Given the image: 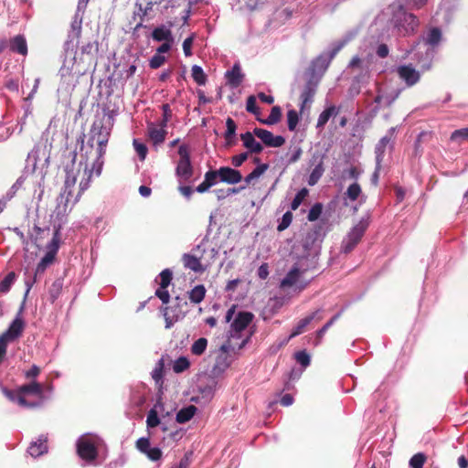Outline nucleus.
I'll use <instances>...</instances> for the list:
<instances>
[{
  "label": "nucleus",
  "mask_w": 468,
  "mask_h": 468,
  "mask_svg": "<svg viewBox=\"0 0 468 468\" xmlns=\"http://www.w3.org/2000/svg\"><path fill=\"white\" fill-rule=\"evenodd\" d=\"M294 357L297 363H299L303 368L310 365L311 356L305 350L296 352L294 354Z\"/></svg>",
  "instance_id": "obj_53"
},
{
  "label": "nucleus",
  "mask_w": 468,
  "mask_h": 468,
  "mask_svg": "<svg viewBox=\"0 0 468 468\" xmlns=\"http://www.w3.org/2000/svg\"><path fill=\"white\" fill-rule=\"evenodd\" d=\"M48 438L40 435L36 441H32L27 449V452L34 458L39 457L48 452Z\"/></svg>",
  "instance_id": "obj_33"
},
{
  "label": "nucleus",
  "mask_w": 468,
  "mask_h": 468,
  "mask_svg": "<svg viewBox=\"0 0 468 468\" xmlns=\"http://www.w3.org/2000/svg\"><path fill=\"white\" fill-rule=\"evenodd\" d=\"M307 195V190L305 188L301 189L293 197L292 203H291V209L296 210L300 205L302 204L303 198Z\"/></svg>",
  "instance_id": "obj_60"
},
{
  "label": "nucleus",
  "mask_w": 468,
  "mask_h": 468,
  "mask_svg": "<svg viewBox=\"0 0 468 468\" xmlns=\"http://www.w3.org/2000/svg\"><path fill=\"white\" fill-rule=\"evenodd\" d=\"M180 303L181 299L177 296L173 305L162 309L165 320V328H170L176 321L183 318L185 312L181 310Z\"/></svg>",
  "instance_id": "obj_19"
},
{
  "label": "nucleus",
  "mask_w": 468,
  "mask_h": 468,
  "mask_svg": "<svg viewBox=\"0 0 468 468\" xmlns=\"http://www.w3.org/2000/svg\"><path fill=\"white\" fill-rule=\"evenodd\" d=\"M282 117V110L279 106H273L271 110L269 116L266 119H259V121L267 125H273L277 123Z\"/></svg>",
  "instance_id": "obj_45"
},
{
  "label": "nucleus",
  "mask_w": 468,
  "mask_h": 468,
  "mask_svg": "<svg viewBox=\"0 0 468 468\" xmlns=\"http://www.w3.org/2000/svg\"><path fill=\"white\" fill-rule=\"evenodd\" d=\"M268 168V164H261L257 165L249 175L245 176L244 181L246 185H250L252 183V181L258 179Z\"/></svg>",
  "instance_id": "obj_44"
},
{
  "label": "nucleus",
  "mask_w": 468,
  "mask_h": 468,
  "mask_svg": "<svg viewBox=\"0 0 468 468\" xmlns=\"http://www.w3.org/2000/svg\"><path fill=\"white\" fill-rule=\"evenodd\" d=\"M152 37L157 42L174 41L170 28L165 25L155 27L152 32Z\"/></svg>",
  "instance_id": "obj_35"
},
{
  "label": "nucleus",
  "mask_w": 468,
  "mask_h": 468,
  "mask_svg": "<svg viewBox=\"0 0 468 468\" xmlns=\"http://www.w3.org/2000/svg\"><path fill=\"white\" fill-rule=\"evenodd\" d=\"M15 281L16 273L14 271L9 272L0 282V292L3 293L9 292Z\"/></svg>",
  "instance_id": "obj_51"
},
{
  "label": "nucleus",
  "mask_w": 468,
  "mask_h": 468,
  "mask_svg": "<svg viewBox=\"0 0 468 468\" xmlns=\"http://www.w3.org/2000/svg\"><path fill=\"white\" fill-rule=\"evenodd\" d=\"M459 138L468 140V127L455 130L451 134V140L455 141Z\"/></svg>",
  "instance_id": "obj_64"
},
{
  "label": "nucleus",
  "mask_w": 468,
  "mask_h": 468,
  "mask_svg": "<svg viewBox=\"0 0 468 468\" xmlns=\"http://www.w3.org/2000/svg\"><path fill=\"white\" fill-rule=\"evenodd\" d=\"M254 314L250 312H239L230 324V337L239 338L240 333L244 331L252 322Z\"/></svg>",
  "instance_id": "obj_16"
},
{
  "label": "nucleus",
  "mask_w": 468,
  "mask_h": 468,
  "mask_svg": "<svg viewBox=\"0 0 468 468\" xmlns=\"http://www.w3.org/2000/svg\"><path fill=\"white\" fill-rule=\"evenodd\" d=\"M192 250L195 253L201 256L200 261L207 268L214 263L218 255V249L211 247L207 238L202 239L200 243L195 246Z\"/></svg>",
  "instance_id": "obj_15"
},
{
  "label": "nucleus",
  "mask_w": 468,
  "mask_h": 468,
  "mask_svg": "<svg viewBox=\"0 0 468 468\" xmlns=\"http://www.w3.org/2000/svg\"><path fill=\"white\" fill-rule=\"evenodd\" d=\"M218 170H208L206 172L204 180L208 184V186H213L219 181V175Z\"/></svg>",
  "instance_id": "obj_59"
},
{
  "label": "nucleus",
  "mask_w": 468,
  "mask_h": 468,
  "mask_svg": "<svg viewBox=\"0 0 468 468\" xmlns=\"http://www.w3.org/2000/svg\"><path fill=\"white\" fill-rule=\"evenodd\" d=\"M200 257L197 253H195L193 250L189 253H184L182 256V261L186 269H189L195 272H204L208 269L206 265L200 261Z\"/></svg>",
  "instance_id": "obj_25"
},
{
  "label": "nucleus",
  "mask_w": 468,
  "mask_h": 468,
  "mask_svg": "<svg viewBox=\"0 0 468 468\" xmlns=\"http://www.w3.org/2000/svg\"><path fill=\"white\" fill-rule=\"evenodd\" d=\"M180 156L176 168V175L182 180L187 181L193 176V166L190 160L189 148L186 144H181L178 148Z\"/></svg>",
  "instance_id": "obj_11"
},
{
  "label": "nucleus",
  "mask_w": 468,
  "mask_h": 468,
  "mask_svg": "<svg viewBox=\"0 0 468 468\" xmlns=\"http://www.w3.org/2000/svg\"><path fill=\"white\" fill-rule=\"evenodd\" d=\"M248 157H249L248 152L240 153L239 154L232 156L231 164L234 167H239L248 159Z\"/></svg>",
  "instance_id": "obj_62"
},
{
  "label": "nucleus",
  "mask_w": 468,
  "mask_h": 468,
  "mask_svg": "<svg viewBox=\"0 0 468 468\" xmlns=\"http://www.w3.org/2000/svg\"><path fill=\"white\" fill-rule=\"evenodd\" d=\"M164 369H165V360H164V357H161L156 362V364L151 373L152 378L156 384H160L163 382Z\"/></svg>",
  "instance_id": "obj_46"
},
{
  "label": "nucleus",
  "mask_w": 468,
  "mask_h": 468,
  "mask_svg": "<svg viewBox=\"0 0 468 468\" xmlns=\"http://www.w3.org/2000/svg\"><path fill=\"white\" fill-rule=\"evenodd\" d=\"M144 1L145 0H138L135 4V7L137 8L135 15L141 17V21L136 25L135 29L143 27L144 18L153 11L154 5L159 4V1H147L144 3Z\"/></svg>",
  "instance_id": "obj_32"
},
{
  "label": "nucleus",
  "mask_w": 468,
  "mask_h": 468,
  "mask_svg": "<svg viewBox=\"0 0 468 468\" xmlns=\"http://www.w3.org/2000/svg\"><path fill=\"white\" fill-rule=\"evenodd\" d=\"M81 19L76 16L70 24V30L64 44L65 58L59 69L60 89L66 91L75 88L79 78L84 73L76 60V48L81 35Z\"/></svg>",
  "instance_id": "obj_2"
},
{
  "label": "nucleus",
  "mask_w": 468,
  "mask_h": 468,
  "mask_svg": "<svg viewBox=\"0 0 468 468\" xmlns=\"http://www.w3.org/2000/svg\"><path fill=\"white\" fill-rule=\"evenodd\" d=\"M225 78L231 88H238L244 79L239 63H235L230 69L227 70Z\"/></svg>",
  "instance_id": "obj_31"
},
{
  "label": "nucleus",
  "mask_w": 468,
  "mask_h": 468,
  "mask_svg": "<svg viewBox=\"0 0 468 468\" xmlns=\"http://www.w3.org/2000/svg\"><path fill=\"white\" fill-rule=\"evenodd\" d=\"M362 194L361 186L358 183H352L344 194L345 204L347 205L346 200L356 201Z\"/></svg>",
  "instance_id": "obj_42"
},
{
  "label": "nucleus",
  "mask_w": 468,
  "mask_h": 468,
  "mask_svg": "<svg viewBox=\"0 0 468 468\" xmlns=\"http://www.w3.org/2000/svg\"><path fill=\"white\" fill-rule=\"evenodd\" d=\"M190 366V362L186 356H180L175 360L173 365V370L175 373H182L186 370Z\"/></svg>",
  "instance_id": "obj_50"
},
{
  "label": "nucleus",
  "mask_w": 468,
  "mask_h": 468,
  "mask_svg": "<svg viewBox=\"0 0 468 468\" xmlns=\"http://www.w3.org/2000/svg\"><path fill=\"white\" fill-rule=\"evenodd\" d=\"M173 273L169 269H165L159 273L160 287L155 291V296L158 297L163 303H167L170 300V294L166 288L171 283Z\"/></svg>",
  "instance_id": "obj_22"
},
{
  "label": "nucleus",
  "mask_w": 468,
  "mask_h": 468,
  "mask_svg": "<svg viewBox=\"0 0 468 468\" xmlns=\"http://www.w3.org/2000/svg\"><path fill=\"white\" fill-rule=\"evenodd\" d=\"M399 79L403 80L408 87H412L420 81V73L412 64L400 65L396 69Z\"/></svg>",
  "instance_id": "obj_18"
},
{
  "label": "nucleus",
  "mask_w": 468,
  "mask_h": 468,
  "mask_svg": "<svg viewBox=\"0 0 468 468\" xmlns=\"http://www.w3.org/2000/svg\"><path fill=\"white\" fill-rule=\"evenodd\" d=\"M400 90L397 89L388 93H381L380 90H378V94L374 99V102L376 103L375 112H378L382 107L390 106L399 96Z\"/></svg>",
  "instance_id": "obj_27"
},
{
  "label": "nucleus",
  "mask_w": 468,
  "mask_h": 468,
  "mask_svg": "<svg viewBox=\"0 0 468 468\" xmlns=\"http://www.w3.org/2000/svg\"><path fill=\"white\" fill-rule=\"evenodd\" d=\"M0 389L3 392V394L10 401L17 403L21 407H24V408H37V407L41 406V402L40 401H37V402H28L25 399V396L27 395V394H33V395H37L38 397L42 396V393H43L42 386L39 383L36 382V381H33V382H31L29 384L23 385V386H21L16 390L8 389L7 388H5V387H4L2 385H0Z\"/></svg>",
  "instance_id": "obj_6"
},
{
  "label": "nucleus",
  "mask_w": 468,
  "mask_h": 468,
  "mask_svg": "<svg viewBox=\"0 0 468 468\" xmlns=\"http://www.w3.org/2000/svg\"><path fill=\"white\" fill-rule=\"evenodd\" d=\"M357 34L356 29L346 32L343 37L333 42L329 47L333 49V55H336L348 42H350Z\"/></svg>",
  "instance_id": "obj_39"
},
{
  "label": "nucleus",
  "mask_w": 468,
  "mask_h": 468,
  "mask_svg": "<svg viewBox=\"0 0 468 468\" xmlns=\"http://www.w3.org/2000/svg\"><path fill=\"white\" fill-rule=\"evenodd\" d=\"M227 130L225 132V139L234 138L236 135L237 125L231 118H228L226 121Z\"/></svg>",
  "instance_id": "obj_61"
},
{
  "label": "nucleus",
  "mask_w": 468,
  "mask_h": 468,
  "mask_svg": "<svg viewBox=\"0 0 468 468\" xmlns=\"http://www.w3.org/2000/svg\"><path fill=\"white\" fill-rule=\"evenodd\" d=\"M323 211V205L321 203H315L309 210L307 218L309 221H315L319 218Z\"/></svg>",
  "instance_id": "obj_56"
},
{
  "label": "nucleus",
  "mask_w": 468,
  "mask_h": 468,
  "mask_svg": "<svg viewBox=\"0 0 468 468\" xmlns=\"http://www.w3.org/2000/svg\"><path fill=\"white\" fill-rule=\"evenodd\" d=\"M98 441L99 438L93 435L80 436L76 443L79 457L89 464L93 463L98 456Z\"/></svg>",
  "instance_id": "obj_8"
},
{
  "label": "nucleus",
  "mask_w": 468,
  "mask_h": 468,
  "mask_svg": "<svg viewBox=\"0 0 468 468\" xmlns=\"http://www.w3.org/2000/svg\"><path fill=\"white\" fill-rule=\"evenodd\" d=\"M299 122V114L295 110H289L287 112V125L288 129L291 132H293L296 129V126Z\"/></svg>",
  "instance_id": "obj_52"
},
{
  "label": "nucleus",
  "mask_w": 468,
  "mask_h": 468,
  "mask_svg": "<svg viewBox=\"0 0 468 468\" xmlns=\"http://www.w3.org/2000/svg\"><path fill=\"white\" fill-rule=\"evenodd\" d=\"M191 75H192L193 80L199 86H203L206 84L207 76H206L202 67H200L198 65H194L191 69Z\"/></svg>",
  "instance_id": "obj_47"
},
{
  "label": "nucleus",
  "mask_w": 468,
  "mask_h": 468,
  "mask_svg": "<svg viewBox=\"0 0 468 468\" xmlns=\"http://www.w3.org/2000/svg\"><path fill=\"white\" fill-rule=\"evenodd\" d=\"M342 314V311H340L339 313H337L336 314H335L325 324L323 325L322 328H320L317 332H316V343L315 345H318L320 344L321 342V339L323 338V336L324 335V334L326 333V331L339 319V317L341 316Z\"/></svg>",
  "instance_id": "obj_48"
},
{
  "label": "nucleus",
  "mask_w": 468,
  "mask_h": 468,
  "mask_svg": "<svg viewBox=\"0 0 468 468\" xmlns=\"http://www.w3.org/2000/svg\"><path fill=\"white\" fill-rule=\"evenodd\" d=\"M166 126L162 123L148 122L147 123V135L152 142L154 148L160 146L165 140L167 131Z\"/></svg>",
  "instance_id": "obj_20"
},
{
  "label": "nucleus",
  "mask_w": 468,
  "mask_h": 468,
  "mask_svg": "<svg viewBox=\"0 0 468 468\" xmlns=\"http://www.w3.org/2000/svg\"><path fill=\"white\" fill-rule=\"evenodd\" d=\"M206 288L203 284L196 285L189 292L188 296L193 303H201L206 295Z\"/></svg>",
  "instance_id": "obj_43"
},
{
  "label": "nucleus",
  "mask_w": 468,
  "mask_h": 468,
  "mask_svg": "<svg viewBox=\"0 0 468 468\" xmlns=\"http://www.w3.org/2000/svg\"><path fill=\"white\" fill-rule=\"evenodd\" d=\"M292 221V212L291 211L285 212L282 215V219L279 221V224L277 226V230L278 231L285 230L291 225Z\"/></svg>",
  "instance_id": "obj_57"
},
{
  "label": "nucleus",
  "mask_w": 468,
  "mask_h": 468,
  "mask_svg": "<svg viewBox=\"0 0 468 468\" xmlns=\"http://www.w3.org/2000/svg\"><path fill=\"white\" fill-rule=\"evenodd\" d=\"M322 312H323V309L322 308H319L317 310H315L314 312H313L312 314H310L309 315L305 316L304 318L301 319L297 324L292 328L289 337H288V340L301 335L304 328L309 324H311L312 321L314 320H321L323 318L322 316Z\"/></svg>",
  "instance_id": "obj_26"
},
{
  "label": "nucleus",
  "mask_w": 468,
  "mask_h": 468,
  "mask_svg": "<svg viewBox=\"0 0 468 468\" xmlns=\"http://www.w3.org/2000/svg\"><path fill=\"white\" fill-rule=\"evenodd\" d=\"M305 82L303 85L300 86V112L301 113L304 112L306 107L310 108L311 104L314 101V97L316 93L318 84L320 82L319 76L314 74H305Z\"/></svg>",
  "instance_id": "obj_9"
},
{
  "label": "nucleus",
  "mask_w": 468,
  "mask_h": 468,
  "mask_svg": "<svg viewBox=\"0 0 468 468\" xmlns=\"http://www.w3.org/2000/svg\"><path fill=\"white\" fill-rule=\"evenodd\" d=\"M49 165V152L44 145H36L30 153H28L24 175L21 176L12 186L11 190L19 189L25 180V177L31 176L32 182L37 185H41L48 173Z\"/></svg>",
  "instance_id": "obj_4"
},
{
  "label": "nucleus",
  "mask_w": 468,
  "mask_h": 468,
  "mask_svg": "<svg viewBox=\"0 0 468 468\" xmlns=\"http://www.w3.org/2000/svg\"><path fill=\"white\" fill-rule=\"evenodd\" d=\"M220 349L222 350V354L218 355L216 359V362H215V365L213 367L214 372H224L230 365L229 356L227 354V352H228L227 346H222Z\"/></svg>",
  "instance_id": "obj_37"
},
{
  "label": "nucleus",
  "mask_w": 468,
  "mask_h": 468,
  "mask_svg": "<svg viewBox=\"0 0 468 468\" xmlns=\"http://www.w3.org/2000/svg\"><path fill=\"white\" fill-rule=\"evenodd\" d=\"M207 339L200 337L196 340L191 346V353L195 356H201L207 349Z\"/></svg>",
  "instance_id": "obj_49"
},
{
  "label": "nucleus",
  "mask_w": 468,
  "mask_h": 468,
  "mask_svg": "<svg viewBox=\"0 0 468 468\" xmlns=\"http://www.w3.org/2000/svg\"><path fill=\"white\" fill-rule=\"evenodd\" d=\"M367 227L368 222L366 219H361L356 225H355L343 239L341 251L346 254L351 252L364 236Z\"/></svg>",
  "instance_id": "obj_10"
},
{
  "label": "nucleus",
  "mask_w": 468,
  "mask_h": 468,
  "mask_svg": "<svg viewBox=\"0 0 468 468\" xmlns=\"http://www.w3.org/2000/svg\"><path fill=\"white\" fill-rule=\"evenodd\" d=\"M253 133L268 147H280L285 143V138L282 135H273L268 130L255 128Z\"/></svg>",
  "instance_id": "obj_21"
},
{
  "label": "nucleus",
  "mask_w": 468,
  "mask_h": 468,
  "mask_svg": "<svg viewBox=\"0 0 468 468\" xmlns=\"http://www.w3.org/2000/svg\"><path fill=\"white\" fill-rule=\"evenodd\" d=\"M335 55H333V49L329 47L326 52L321 53L315 58L311 61V64L305 72V74H314L319 76L321 79L324 73L326 71L328 66L330 65L332 59Z\"/></svg>",
  "instance_id": "obj_14"
},
{
  "label": "nucleus",
  "mask_w": 468,
  "mask_h": 468,
  "mask_svg": "<svg viewBox=\"0 0 468 468\" xmlns=\"http://www.w3.org/2000/svg\"><path fill=\"white\" fill-rule=\"evenodd\" d=\"M390 22L397 34L403 37L412 34L419 26L417 16L408 13L401 5L393 7Z\"/></svg>",
  "instance_id": "obj_7"
},
{
  "label": "nucleus",
  "mask_w": 468,
  "mask_h": 468,
  "mask_svg": "<svg viewBox=\"0 0 468 468\" xmlns=\"http://www.w3.org/2000/svg\"><path fill=\"white\" fill-rule=\"evenodd\" d=\"M110 129L103 126L101 122H95L90 131V138L87 144H84L83 134L80 138L81 141V156L85 157V161L89 162L90 159L93 160V168L95 169V176H99L101 174L103 167V156L106 153V146L110 138Z\"/></svg>",
  "instance_id": "obj_3"
},
{
  "label": "nucleus",
  "mask_w": 468,
  "mask_h": 468,
  "mask_svg": "<svg viewBox=\"0 0 468 468\" xmlns=\"http://www.w3.org/2000/svg\"><path fill=\"white\" fill-rule=\"evenodd\" d=\"M425 461H426L425 454L422 452H418L410 458V468H423Z\"/></svg>",
  "instance_id": "obj_54"
},
{
  "label": "nucleus",
  "mask_w": 468,
  "mask_h": 468,
  "mask_svg": "<svg viewBox=\"0 0 468 468\" xmlns=\"http://www.w3.org/2000/svg\"><path fill=\"white\" fill-rule=\"evenodd\" d=\"M57 251V248L54 251H48L45 256L40 260L37 263L34 274L32 276H27L25 279L26 292L24 294V299H27L30 290L33 285L37 282V278L38 275H41L45 272L47 268L53 262L55 259V254Z\"/></svg>",
  "instance_id": "obj_12"
},
{
  "label": "nucleus",
  "mask_w": 468,
  "mask_h": 468,
  "mask_svg": "<svg viewBox=\"0 0 468 468\" xmlns=\"http://www.w3.org/2000/svg\"><path fill=\"white\" fill-rule=\"evenodd\" d=\"M254 136L255 134L250 132H246L240 134V140L249 154H260L263 150L262 144L256 141Z\"/></svg>",
  "instance_id": "obj_30"
},
{
  "label": "nucleus",
  "mask_w": 468,
  "mask_h": 468,
  "mask_svg": "<svg viewBox=\"0 0 468 468\" xmlns=\"http://www.w3.org/2000/svg\"><path fill=\"white\" fill-rule=\"evenodd\" d=\"M133 145L141 161H144L147 155V146L137 139H133Z\"/></svg>",
  "instance_id": "obj_55"
},
{
  "label": "nucleus",
  "mask_w": 468,
  "mask_h": 468,
  "mask_svg": "<svg viewBox=\"0 0 468 468\" xmlns=\"http://www.w3.org/2000/svg\"><path fill=\"white\" fill-rule=\"evenodd\" d=\"M160 424V419L154 409L150 410L146 418V425L148 428H154Z\"/></svg>",
  "instance_id": "obj_58"
},
{
  "label": "nucleus",
  "mask_w": 468,
  "mask_h": 468,
  "mask_svg": "<svg viewBox=\"0 0 468 468\" xmlns=\"http://www.w3.org/2000/svg\"><path fill=\"white\" fill-rule=\"evenodd\" d=\"M10 49L13 52L18 53L20 55H26L27 53V45L26 38L21 36H16L10 40Z\"/></svg>",
  "instance_id": "obj_40"
},
{
  "label": "nucleus",
  "mask_w": 468,
  "mask_h": 468,
  "mask_svg": "<svg viewBox=\"0 0 468 468\" xmlns=\"http://www.w3.org/2000/svg\"><path fill=\"white\" fill-rule=\"evenodd\" d=\"M218 386L215 378L208 377L206 380H201L197 385V391L200 396L192 397L191 400L196 403H208L214 397Z\"/></svg>",
  "instance_id": "obj_13"
},
{
  "label": "nucleus",
  "mask_w": 468,
  "mask_h": 468,
  "mask_svg": "<svg viewBox=\"0 0 468 468\" xmlns=\"http://www.w3.org/2000/svg\"><path fill=\"white\" fill-rule=\"evenodd\" d=\"M340 108L331 105L325 108L318 116L316 128H323L331 117H335L339 113Z\"/></svg>",
  "instance_id": "obj_36"
},
{
  "label": "nucleus",
  "mask_w": 468,
  "mask_h": 468,
  "mask_svg": "<svg viewBox=\"0 0 468 468\" xmlns=\"http://www.w3.org/2000/svg\"><path fill=\"white\" fill-rule=\"evenodd\" d=\"M395 132V128L394 127H391L389 130H388V133L389 134H387L385 136H383L379 141L378 143L376 144V147H375V155H376V162L378 164H382L383 162V159H384V155H385V152H386V148L389 145L391 148L393 147L392 144H391V137L393 135Z\"/></svg>",
  "instance_id": "obj_29"
},
{
  "label": "nucleus",
  "mask_w": 468,
  "mask_h": 468,
  "mask_svg": "<svg viewBox=\"0 0 468 468\" xmlns=\"http://www.w3.org/2000/svg\"><path fill=\"white\" fill-rule=\"evenodd\" d=\"M70 164L66 165L64 167V171L66 174L64 186L61 193L59 194V197L57 199L58 204L55 209L57 218L61 222H64L66 220V217L68 216L69 212L72 209V207L79 202L81 195L90 187L92 175L95 174V169L93 168V161L91 162L90 168H89V162L86 161L83 177L80 180L79 186V192L72 200V204L69 208V203L70 202L73 189L77 182L78 173L80 172V169L75 168L77 153L73 151L70 153Z\"/></svg>",
  "instance_id": "obj_1"
},
{
  "label": "nucleus",
  "mask_w": 468,
  "mask_h": 468,
  "mask_svg": "<svg viewBox=\"0 0 468 468\" xmlns=\"http://www.w3.org/2000/svg\"><path fill=\"white\" fill-rule=\"evenodd\" d=\"M441 39L442 32L439 27H431L421 36L417 46L419 47L418 54L421 52L420 49L422 48L425 52L424 57H418V60L422 70H428L431 69L432 59Z\"/></svg>",
  "instance_id": "obj_5"
},
{
  "label": "nucleus",
  "mask_w": 468,
  "mask_h": 468,
  "mask_svg": "<svg viewBox=\"0 0 468 468\" xmlns=\"http://www.w3.org/2000/svg\"><path fill=\"white\" fill-rule=\"evenodd\" d=\"M357 34L356 29L346 32L343 37L333 42L329 47L333 49V55H336L348 42H350Z\"/></svg>",
  "instance_id": "obj_38"
},
{
  "label": "nucleus",
  "mask_w": 468,
  "mask_h": 468,
  "mask_svg": "<svg viewBox=\"0 0 468 468\" xmlns=\"http://www.w3.org/2000/svg\"><path fill=\"white\" fill-rule=\"evenodd\" d=\"M24 301H26V299H24ZM24 304L25 302H23L16 318L10 324L7 330L3 333L5 335V337H8L11 341L17 339L22 335V332L24 330L25 322L21 317V314L24 310Z\"/></svg>",
  "instance_id": "obj_23"
},
{
  "label": "nucleus",
  "mask_w": 468,
  "mask_h": 468,
  "mask_svg": "<svg viewBox=\"0 0 468 468\" xmlns=\"http://www.w3.org/2000/svg\"><path fill=\"white\" fill-rule=\"evenodd\" d=\"M310 163L311 165H314V168L309 175L307 183L309 186H313L317 184L324 173V155L320 154H314L310 160Z\"/></svg>",
  "instance_id": "obj_24"
},
{
  "label": "nucleus",
  "mask_w": 468,
  "mask_h": 468,
  "mask_svg": "<svg viewBox=\"0 0 468 468\" xmlns=\"http://www.w3.org/2000/svg\"><path fill=\"white\" fill-rule=\"evenodd\" d=\"M218 174L219 175V181L229 185L237 184L242 179L241 173L229 166H221Z\"/></svg>",
  "instance_id": "obj_28"
},
{
  "label": "nucleus",
  "mask_w": 468,
  "mask_h": 468,
  "mask_svg": "<svg viewBox=\"0 0 468 468\" xmlns=\"http://www.w3.org/2000/svg\"><path fill=\"white\" fill-rule=\"evenodd\" d=\"M165 60V58L159 54H154L149 60V66L151 69L160 68Z\"/></svg>",
  "instance_id": "obj_63"
},
{
  "label": "nucleus",
  "mask_w": 468,
  "mask_h": 468,
  "mask_svg": "<svg viewBox=\"0 0 468 468\" xmlns=\"http://www.w3.org/2000/svg\"><path fill=\"white\" fill-rule=\"evenodd\" d=\"M302 271L298 264H294L281 281V287H291L299 280Z\"/></svg>",
  "instance_id": "obj_34"
},
{
  "label": "nucleus",
  "mask_w": 468,
  "mask_h": 468,
  "mask_svg": "<svg viewBox=\"0 0 468 468\" xmlns=\"http://www.w3.org/2000/svg\"><path fill=\"white\" fill-rule=\"evenodd\" d=\"M197 411V408L193 405H189L182 408L176 416V420L178 423H186L190 420Z\"/></svg>",
  "instance_id": "obj_41"
},
{
  "label": "nucleus",
  "mask_w": 468,
  "mask_h": 468,
  "mask_svg": "<svg viewBox=\"0 0 468 468\" xmlns=\"http://www.w3.org/2000/svg\"><path fill=\"white\" fill-rule=\"evenodd\" d=\"M136 449L146 455V457L153 461L157 462L161 460L163 452L159 447H151L150 440L147 437H141L136 441Z\"/></svg>",
  "instance_id": "obj_17"
}]
</instances>
